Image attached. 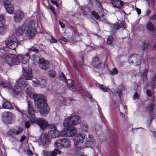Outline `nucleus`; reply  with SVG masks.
Segmentation results:
<instances>
[{
    "label": "nucleus",
    "instance_id": "obj_1",
    "mask_svg": "<svg viewBox=\"0 0 156 156\" xmlns=\"http://www.w3.org/2000/svg\"><path fill=\"white\" fill-rule=\"evenodd\" d=\"M31 89L29 91L26 90L27 94L32 98H33L37 108L39 110L41 114L43 116L46 115L49 112V108L46 104L45 101L46 97L42 95L34 94L30 91Z\"/></svg>",
    "mask_w": 156,
    "mask_h": 156
},
{
    "label": "nucleus",
    "instance_id": "obj_2",
    "mask_svg": "<svg viewBox=\"0 0 156 156\" xmlns=\"http://www.w3.org/2000/svg\"><path fill=\"white\" fill-rule=\"evenodd\" d=\"M37 24L34 21H31L28 24H23L16 30V34L18 36L26 35L29 38L34 37L36 33L35 27Z\"/></svg>",
    "mask_w": 156,
    "mask_h": 156
},
{
    "label": "nucleus",
    "instance_id": "obj_3",
    "mask_svg": "<svg viewBox=\"0 0 156 156\" xmlns=\"http://www.w3.org/2000/svg\"><path fill=\"white\" fill-rule=\"evenodd\" d=\"M28 110L27 117L30 121L35 122L40 127L41 129H44L46 128L48 126L47 121L44 119L39 118L36 119L35 116L34 112L31 103L28 102Z\"/></svg>",
    "mask_w": 156,
    "mask_h": 156
},
{
    "label": "nucleus",
    "instance_id": "obj_4",
    "mask_svg": "<svg viewBox=\"0 0 156 156\" xmlns=\"http://www.w3.org/2000/svg\"><path fill=\"white\" fill-rule=\"evenodd\" d=\"M80 122L79 117L76 115H71L65 119L63 122L64 127H67L69 126H75Z\"/></svg>",
    "mask_w": 156,
    "mask_h": 156
},
{
    "label": "nucleus",
    "instance_id": "obj_5",
    "mask_svg": "<svg viewBox=\"0 0 156 156\" xmlns=\"http://www.w3.org/2000/svg\"><path fill=\"white\" fill-rule=\"evenodd\" d=\"M28 84L24 81V78L18 80L16 82L15 86L12 90L13 93L16 94L21 91L22 89L27 86Z\"/></svg>",
    "mask_w": 156,
    "mask_h": 156
},
{
    "label": "nucleus",
    "instance_id": "obj_6",
    "mask_svg": "<svg viewBox=\"0 0 156 156\" xmlns=\"http://www.w3.org/2000/svg\"><path fill=\"white\" fill-rule=\"evenodd\" d=\"M20 55L16 56L14 55H7L5 57V61L9 65L13 64L18 65L20 63Z\"/></svg>",
    "mask_w": 156,
    "mask_h": 156
},
{
    "label": "nucleus",
    "instance_id": "obj_7",
    "mask_svg": "<svg viewBox=\"0 0 156 156\" xmlns=\"http://www.w3.org/2000/svg\"><path fill=\"white\" fill-rule=\"evenodd\" d=\"M60 133V135L63 137H71L77 133L76 129L73 127H67Z\"/></svg>",
    "mask_w": 156,
    "mask_h": 156
},
{
    "label": "nucleus",
    "instance_id": "obj_8",
    "mask_svg": "<svg viewBox=\"0 0 156 156\" xmlns=\"http://www.w3.org/2000/svg\"><path fill=\"white\" fill-rule=\"evenodd\" d=\"M15 118V115L11 112H5L2 113L3 121L6 124L10 123Z\"/></svg>",
    "mask_w": 156,
    "mask_h": 156
},
{
    "label": "nucleus",
    "instance_id": "obj_9",
    "mask_svg": "<svg viewBox=\"0 0 156 156\" xmlns=\"http://www.w3.org/2000/svg\"><path fill=\"white\" fill-rule=\"evenodd\" d=\"M60 79L63 82H66L68 87L70 90L73 91L75 90L73 81L71 79H68L66 80V78L63 72L61 73L60 76Z\"/></svg>",
    "mask_w": 156,
    "mask_h": 156
},
{
    "label": "nucleus",
    "instance_id": "obj_10",
    "mask_svg": "<svg viewBox=\"0 0 156 156\" xmlns=\"http://www.w3.org/2000/svg\"><path fill=\"white\" fill-rule=\"evenodd\" d=\"M17 39L14 37L12 38H9L5 41V44L7 47L11 49L14 50L17 46Z\"/></svg>",
    "mask_w": 156,
    "mask_h": 156
},
{
    "label": "nucleus",
    "instance_id": "obj_11",
    "mask_svg": "<svg viewBox=\"0 0 156 156\" xmlns=\"http://www.w3.org/2000/svg\"><path fill=\"white\" fill-rule=\"evenodd\" d=\"M49 128L51 129L49 132V134L53 138H55L58 137L60 133L57 130L55 125L53 124H51L48 125Z\"/></svg>",
    "mask_w": 156,
    "mask_h": 156
},
{
    "label": "nucleus",
    "instance_id": "obj_12",
    "mask_svg": "<svg viewBox=\"0 0 156 156\" xmlns=\"http://www.w3.org/2000/svg\"><path fill=\"white\" fill-rule=\"evenodd\" d=\"M85 134H79L77 135L74 140L75 145L76 146H81L83 143V140L85 139Z\"/></svg>",
    "mask_w": 156,
    "mask_h": 156
},
{
    "label": "nucleus",
    "instance_id": "obj_13",
    "mask_svg": "<svg viewBox=\"0 0 156 156\" xmlns=\"http://www.w3.org/2000/svg\"><path fill=\"white\" fill-rule=\"evenodd\" d=\"M4 6L7 12L11 14L13 12V7L11 5V0H3Z\"/></svg>",
    "mask_w": 156,
    "mask_h": 156
},
{
    "label": "nucleus",
    "instance_id": "obj_14",
    "mask_svg": "<svg viewBox=\"0 0 156 156\" xmlns=\"http://www.w3.org/2000/svg\"><path fill=\"white\" fill-rule=\"evenodd\" d=\"M40 140L44 146H47L51 143V140L49 136L45 133L42 134L41 136Z\"/></svg>",
    "mask_w": 156,
    "mask_h": 156
},
{
    "label": "nucleus",
    "instance_id": "obj_15",
    "mask_svg": "<svg viewBox=\"0 0 156 156\" xmlns=\"http://www.w3.org/2000/svg\"><path fill=\"white\" fill-rule=\"evenodd\" d=\"M24 16V14L22 11L17 10L15 13L14 20L16 22H19L23 19Z\"/></svg>",
    "mask_w": 156,
    "mask_h": 156
},
{
    "label": "nucleus",
    "instance_id": "obj_16",
    "mask_svg": "<svg viewBox=\"0 0 156 156\" xmlns=\"http://www.w3.org/2000/svg\"><path fill=\"white\" fill-rule=\"evenodd\" d=\"M38 65L40 68L46 69L49 68L50 63L48 61L42 58L39 59Z\"/></svg>",
    "mask_w": 156,
    "mask_h": 156
},
{
    "label": "nucleus",
    "instance_id": "obj_17",
    "mask_svg": "<svg viewBox=\"0 0 156 156\" xmlns=\"http://www.w3.org/2000/svg\"><path fill=\"white\" fill-rule=\"evenodd\" d=\"M23 74L26 80H30L32 77V69L30 68L24 69L23 68Z\"/></svg>",
    "mask_w": 156,
    "mask_h": 156
},
{
    "label": "nucleus",
    "instance_id": "obj_18",
    "mask_svg": "<svg viewBox=\"0 0 156 156\" xmlns=\"http://www.w3.org/2000/svg\"><path fill=\"white\" fill-rule=\"evenodd\" d=\"M44 156H56V155L60 154L61 151L57 149H54L53 151H48L46 150L43 151Z\"/></svg>",
    "mask_w": 156,
    "mask_h": 156
},
{
    "label": "nucleus",
    "instance_id": "obj_19",
    "mask_svg": "<svg viewBox=\"0 0 156 156\" xmlns=\"http://www.w3.org/2000/svg\"><path fill=\"white\" fill-rule=\"evenodd\" d=\"M111 2L114 7L119 9L123 6V2L120 0H112Z\"/></svg>",
    "mask_w": 156,
    "mask_h": 156
},
{
    "label": "nucleus",
    "instance_id": "obj_20",
    "mask_svg": "<svg viewBox=\"0 0 156 156\" xmlns=\"http://www.w3.org/2000/svg\"><path fill=\"white\" fill-rule=\"evenodd\" d=\"M23 131V129L20 127L16 128L13 131L10 130L8 133V134L12 136L14 134L18 135L21 133Z\"/></svg>",
    "mask_w": 156,
    "mask_h": 156
},
{
    "label": "nucleus",
    "instance_id": "obj_21",
    "mask_svg": "<svg viewBox=\"0 0 156 156\" xmlns=\"http://www.w3.org/2000/svg\"><path fill=\"white\" fill-rule=\"evenodd\" d=\"M20 56L19 59L21 58L22 59L21 62L24 64H26L29 61L30 58V55L28 53H26L25 55Z\"/></svg>",
    "mask_w": 156,
    "mask_h": 156
},
{
    "label": "nucleus",
    "instance_id": "obj_22",
    "mask_svg": "<svg viewBox=\"0 0 156 156\" xmlns=\"http://www.w3.org/2000/svg\"><path fill=\"white\" fill-rule=\"evenodd\" d=\"M101 62L98 58L97 57H94L92 61L91 64L92 66L94 67H97L101 64Z\"/></svg>",
    "mask_w": 156,
    "mask_h": 156
},
{
    "label": "nucleus",
    "instance_id": "obj_23",
    "mask_svg": "<svg viewBox=\"0 0 156 156\" xmlns=\"http://www.w3.org/2000/svg\"><path fill=\"white\" fill-rule=\"evenodd\" d=\"M87 144L92 145H94L95 140L93 138L92 135L91 134L88 135L87 138L86 139Z\"/></svg>",
    "mask_w": 156,
    "mask_h": 156
},
{
    "label": "nucleus",
    "instance_id": "obj_24",
    "mask_svg": "<svg viewBox=\"0 0 156 156\" xmlns=\"http://www.w3.org/2000/svg\"><path fill=\"white\" fill-rule=\"evenodd\" d=\"M46 81L47 80L45 77H42L39 80V85L42 88L45 87L46 85Z\"/></svg>",
    "mask_w": 156,
    "mask_h": 156
},
{
    "label": "nucleus",
    "instance_id": "obj_25",
    "mask_svg": "<svg viewBox=\"0 0 156 156\" xmlns=\"http://www.w3.org/2000/svg\"><path fill=\"white\" fill-rule=\"evenodd\" d=\"M146 28L147 30L153 31L155 30V26L150 21H148L146 25Z\"/></svg>",
    "mask_w": 156,
    "mask_h": 156
},
{
    "label": "nucleus",
    "instance_id": "obj_26",
    "mask_svg": "<svg viewBox=\"0 0 156 156\" xmlns=\"http://www.w3.org/2000/svg\"><path fill=\"white\" fill-rule=\"evenodd\" d=\"M3 108L8 109H12L13 107L11 104L8 101L5 102L3 105Z\"/></svg>",
    "mask_w": 156,
    "mask_h": 156
},
{
    "label": "nucleus",
    "instance_id": "obj_27",
    "mask_svg": "<svg viewBox=\"0 0 156 156\" xmlns=\"http://www.w3.org/2000/svg\"><path fill=\"white\" fill-rule=\"evenodd\" d=\"M25 148H23L24 151L25 153L28 154L29 156H32L33 154V153L29 148V147H24Z\"/></svg>",
    "mask_w": 156,
    "mask_h": 156
},
{
    "label": "nucleus",
    "instance_id": "obj_28",
    "mask_svg": "<svg viewBox=\"0 0 156 156\" xmlns=\"http://www.w3.org/2000/svg\"><path fill=\"white\" fill-rule=\"evenodd\" d=\"M63 140V146H69L71 145L70 141L67 139H64Z\"/></svg>",
    "mask_w": 156,
    "mask_h": 156
},
{
    "label": "nucleus",
    "instance_id": "obj_29",
    "mask_svg": "<svg viewBox=\"0 0 156 156\" xmlns=\"http://www.w3.org/2000/svg\"><path fill=\"white\" fill-rule=\"evenodd\" d=\"M81 128L83 131L87 132L88 129L87 124L86 123H82L81 126Z\"/></svg>",
    "mask_w": 156,
    "mask_h": 156
},
{
    "label": "nucleus",
    "instance_id": "obj_30",
    "mask_svg": "<svg viewBox=\"0 0 156 156\" xmlns=\"http://www.w3.org/2000/svg\"><path fill=\"white\" fill-rule=\"evenodd\" d=\"M55 146H63L62 139H59L56 140L54 143Z\"/></svg>",
    "mask_w": 156,
    "mask_h": 156
},
{
    "label": "nucleus",
    "instance_id": "obj_31",
    "mask_svg": "<svg viewBox=\"0 0 156 156\" xmlns=\"http://www.w3.org/2000/svg\"><path fill=\"white\" fill-rule=\"evenodd\" d=\"M147 4L150 8H153L154 6L155 0H147Z\"/></svg>",
    "mask_w": 156,
    "mask_h": 156
},
{
    "label": "nucleus",
    "instance_id": "obj_32",
    "mask_svg": "<svg viewBox=\"0 0 156 156\" xmlns=\"http://www.w3.org/2000/svg\"><path fill=\"white\" fill-rule=\"evenodd\" d=\"M7 31L6 27L4 25L0 26V34H4Z\"/></svg>",
    "mask_w": 156,
    "mask_h": 156
},
{
    "label": "nucleus",
    "instance_id": "obj_33",
    "mask_svg": "<svg viewBox=\"0 0 156 156\" xmlns=\"http://www.w3.org/2000/svg\"><path fill=\"white\" fill-rule=\"evenodd\" d=\"M58 41L61 43L65 44L68 41V39L62 37L58 39Z\"/></svg>",
    "mask_w": 156,
    "mask_h": 156
},
{
    "label": "nucleus",
    "instance_id": "obj_34",
    "mask_svg": "<svg viewBox=\"0 0 156 156\" xmlns=\"http://www.w3.org/2000/svg\"><path fill=\"white\" fill-rule=\"evenodd\" d=\"M6 55V52L3 49H0V58H5Z\"/></svg>",
    "mask_w": 156,
    "mask_h": 156
},
{
    "label": "nucleus",
    "instance_id": "obj_35",
    "mask_svg": "<svg viewBox=\"0 0 156 156\" xmlns=\"http://www.w3.org/2000/svg\"><path fill=\"white\" fill-rule=\"evenodd\" d=\"M48 75L51 77H54L56 75V72L54 70H50L49 71Z\"/></svg>",
    "mask_w": 156,
    "mask_h": 156
},
{
    "label": "nucleus",
    "instance_id": "obj_36",
    "mask_svg": "<svg viewBox=\"0 0 156 156\" xmlns=\"http://www.w3.org/2000/svg\"><path fill=\"white\" fill-rule=\"evenodd\" d=\"M69 100L68 98H64L63 97H61L60 100L62 102V104L66 105L67 104V101Z\"/></svg>",
    "mask_w": 156,
    "mask_h": 156
},
{
    "label": "nucleus",
    "instance_id": "obj_37",
    "mask_svg": "<svg viewBox=\"0 0 156 156\" xmlns=\"http://www.w3.org/2000/svg\"><path fill=\"white\" fill-rule=\"evenodd\" d=\"M113 41V37L111 36H109L107 39V43L108 45L112 44Z\"/></svg>",
    "mask_w": 156,
    "mask_h": 156
},
{
    "label": "nucleus",
    "instance_id": "obj_38",
    "mask_svg": "<svg viewBox=\"0 0 156 156\" xmlns=\"http://www.w3.org/2000/svg\"><path fill=\"white\" fill-rule=\"evenodd\" d=\"M92 15L96 19H98L100 18V16H99L98 13L95 11H93L91 12Z\"/></svg>",
    "mask_w": 156,
    "mask_h": 156
},
{
    "label": "nucleus",
    "instance_id": "obj_39",
    "mask_svg": "<svg viewBox=\"0 0 156 156\" xmlns=\"http://www.w3.org/2000/svg\"><path fill=\"white\" fill-rule=\"evenodd\" d=\"M118 71L117 69L115 68H114L112 70L110 71V74L112 75L116 74L118 73Z\"/></svg>",
    "mask_w": 156,
    "mask_h": 156
},
{
    "label": "nucleus",
    "instance_id": "obj_40",
    "mask_svg": "<svg viewBox=\"0 0 156 156\" xmlns=\"http://www.w3.org/2000/svg\"><path fill=\"white\" fill-rule=\"evenodd\" d=\"M156 80V76H154L152 78V82L151 83V86L152 89L155 88V81Z\"/></svg>",
    "mask_w": 156,
    "mask_h": 156
},
{
    "label": "nucleus",
    "instance_id": "obj_41",
    "mask_svg": "<svg viewBox=\"0 0 156 156\" xmlns=\"http://www.w3.org/2000/svg\"><path fill=\"white\" fill-rule=\"evenodd\" d=\"M100 89L104 92H106L107 91L108 88L106 86H104L103 85H101L100 86Z\"/></svg>",
    "mask_w": 156,
    "mask_h": 156
},
{
    "label": "nucleus",
    "instance_id": "obj_42",
    "mask_svg": "<svg viewBox=\"0 0 156 156\" xmlns=\"http://www.w3.org/2000/svg\"><path fill=\"white\" fill-rule=\"evenodd\" d=\"M48 8L49 9L52 11V13L55 15V8L51 5H48Z\"/></svg>",
    "mask_w": 156,
    "mask_h": 156
},
{
    "label": "nucleus",
    "instance_id": "obj_43",
    "mask_svg": "<svg viewBox=\"0 0 156 156\" xmlns=\"http://www.w3.org/2000/svg\"><path fill=\"white\" fill-rule=\"evenodd\" d=\"M137 65H139L141 63L140 57L139 55H137L136 59V62Z\"/></svg>",
    "mask_w": 156,
    "mask_h": 156
},
{
    "label": "nucleus",
    "instance_id": "obj_44",
    "mask_svg": "<svg viewBox=\"0 0 156 156\" xmlns=\"http://www.w3.org/2000/svg\"><path fill=\"white\" fill-rule=\"evenodd\" d=\"M29 51L30 52L33 51L35 52V53H37L38 52V50L34 47H32L29 50Z\"/></svg>",
    "mask_w": 156,
    "mask_h": 156
},
{
    "label": "nucleus",
    "instance_id": "obj_45",
    "mask_svg": "<svg viewBox=\"0 0 156 156\" xmlns=\"http://www.w3.org/2000/svg\"><path fill=\"white\" fill-rule=\"evenodd\" d=\"M9 86V83H2L1 84V86L4 88L7 87Z\"/></svg>",
    "mask_w": 156,
    "mask_h": 156
},
{
    "label": "nucleus",
    "instance_id": "obj_46",
    "mask_svg": "<svg viewBox=\"0 0 156 156\" xmlns=\"http://www.w3.org/2000/svg\"><path fill=\"white\" fill-rule=\"evenodd\" d=\"M140 97V95L139 94L137 93V92H136L134 94V95L133 96V98L134 99H139V97Z\"/></svg>",
    "mask_w": 156,
    "mask_h": 156
},
{
    "label": "nucleus",
    "instance_id": "obj_47",
    "mask_svg": "<svg viewBox=\"0 0 156 156\" xmlns=\"http://www.w3.org/2000/svg\"><path fill=\"white\" fill-rule=\"evenodd\" d=\"M33 85L34 86H37L38 85H39V81L36 80H33Z\"/></svg>",
    "mask_w": 156,
    "mask_h": 156
},
{
    "label": "nucleus",
    "instance_id": "obj_48",
    "mask_svg": "<svg viewBox=\"0 0 156 156\" xmlns=\"http://www.w3.org/2000/svg\"><path fill=\"white\" fill-rule=\"evenodd\" d=\"M119 26L120 27H121L123 28H125L126 27L125 22L123 21H122L121 23L120 24Z\"/></svg>",
    "mask_w": 156,
    "mask_h": 156
},
{
    "label": "nucleus",
    "instance_id": "obj_49",
    "mask_svg": "<svg viewBox=\"0 0 156 156\" xmlns=\"http://www.w3.org/2000/svg\"><path fill=\"white\" fill-rule=\"evenodd\" d=\"M147 46H148L147 44L146 43L144 42L143 43V46L142 47L143 50L144 51L145 49H147Z\"/></svg>",
    "mask_w": 156,
    "mask_h": 156
},
{
    "label": "nucleus",
    "instance_id": "obj_50",
    "mask_svg": "<svg viewBox=\"0 0 156 156\" xmlns=\"http://www.w3.org/2000/svg\"><path fill=\"white\" fill-rule=\"evenodd\" d=\"M148 109L150 111H152L154 109V106L152 104L150 105L148 107Z\"/></svg>",
    "mask_w": 156,
    "mask_h": 156
},
{
    "label": "nucleus",
    "instance_id": "obj_51",
    "mask_svg": "<svg viewBox=\"0 0 156 156\" xmlns=\"http://www.w3.org/2000/svg\"><path fill=\"white\" fill-rule=\"evenodd\" d=\"M114 28L116 30L119 29L120 27L119 25L118 24H115L114 25Z\"/></svg>",
    "mask_w": 156,
    "mask_h": 156
},
{
    "label": "nucleus",
    "instance_id": "obj_52",
    "mask_svg": "<svg viewBox=\"0 0 156 156\" xmlns=\"http://www.w3.org/2000/svg\"><path fill=\"white\" fill-rule=\"evenodd\" d=\"M30 126L29 122L28 121H26L25 123V126L27 128H28Z\"/></svg>",
    "mask_w": 156,
    "mask_h": 156
},
{
    "label": "nucleus",
    "instance_id": "obj_53",
    "mask_svg": "<svg viewBox=\"0 0 156 156\" xmlns=\"http://www.w3.org/2000/svg\"><path fill=\"white\" fill-rule=\"evenodd\" d=\"M156 18V15H153L152 16L150 17L149 19L151 20H154Z\"/></svg>",
    "mask_w": 156,
    "mask_h": 156
},
{
    "label": "nucleus",
    "instance_id": "obj_54",
    "mask_svg": "<svg viewBox=\"0 0 156 156\" xmlns=\"http://www.w3.org/2000/svg\"><path fill=\"white\" fill-rule=\"evenodd\" d=\"M147 95L149 96H151L152 94V93L149 90H147L146 91Z\"/></svg>",
    "mask_w": 156,
    "mask_h": 156
},
{
    "label": "nucleus",
    "instance_id": "obj_55",
    "mask_svg": "<svg viewBox=\"0 0 156 156\" xmlns=\"http://www.w3.org/2000/svg\"><path fill=\"white\" fill-rule=\"evenodd\" d=\"M51 2L52 4L56 5L57 7L58 6V4L55 0H51Z\"/></svg>",
    "mask_w": 156,
    "mask_h": 156
},
{
    "label": "nucleus",
    "instance_id": "obj_56",
    "mask_svg": "<svg viewBox=\"0 0 156 156\" xmlns=\"http://www.w3.org/2000/svg\"><path fill=\"white\" fill-rule=\"evenodd\" d=\"M59 24L61 25V26L62 28H65V24L62 22L59 21Z\"/></svg>",
    "mask_w": 156,
    "mask_h": 156
},
{
    "label": "nucleus",
    "instance_id": "obj_57",
    "mask_svg": "<svg viewBox=\"0 0 156 156\" xmlns=\"http://www.w3.org/2000/svg\"><path fill=\"white\" fill-rule=\"evenodd\" d=\"M26 138V136L25 135H22L20 137V141L23 142Z\"/></svg>",
    "mask_w": 156,
    "mask_h": 156
},
{
    "label": "nucleus",
    "instance_id": "obj_58",
    "mask_svg": "<svg viewBox=\"0 0 156 156\" xmlns=\"http://www.w3.org/2000/svg\"><path fill=\"white\" fill-rule=\"evenodd\" d=\"M136 9L137 12V14L138 15L140 14L141 13V10L140 9H138V8H136Z\"/></svg>",
    "mask_w": 156,
    "mask_h": 156
},
{
    "label": "nucleus",
    "instance_id": "obj_59",
    "mask_svg": "<svg viewBox=\"0 0 156 156\" xmlns=\"http://www.w3.org/2000/svg\"><path fill=\"white\" fill-rule=\"evenodd\" d=\"M51 40L53 43H56L57 42V40L53 37H51Z\"/></svg>",
    "mask_w": 156,
    "mask_h": 156
},
{
    "label": "nucleus",
    "instance_id": "obj_60",
    "mask_svg": "<svg viewBox=\"0 0 156 156\" xmlns=\"http://www.w3.org/2000/svg\"><path fill=\"white\" fill-rule=\"evenodd\" d=\"M4 20L3 16L2 15H0V22H2Z\"/></svg>",
    "mask_w": 156,
    "mask_h": 156
},
{
    "label": "nucleus",
    "instance_id": "obj_61",
    "mask_svg": "<svg viewBox=\"0 0 156 156\" xmlns=\"http://www.w3.org/2000/svg\"><path fill=\"white\" fill-rule=\"evenodd\" d=\"M151 135L154 137L156 136V132H152L151 133Z\"/></svg>",
    "mask_w": 156,
    "mask_h": 156
},
{
    "label": "nucleus",
    "instance_id": "obj_62",
    "mask_svg": "<svg viewBox=\"0 0 156 156\" xmlns=\"http://www.w3.org/2000/svg\"><path fill=\"white\" fill-rule=\"evenodd\" d=\"M117 93L119 94V97L120 98L122 93V92H121V91L119 90L117 92Z\"/></svg>",
    "mask_w": 156,
    "mask_h": 156
},
{
    "label": "nucleus",
    "instance_id": "obj_63",
    "mask_svg": "<svg viewBox=\"0 0 156 156\" xmlns=\"http://www.w3.org/2000/svg\"><path fill=\"white\" fill-rule=\"evenodd\" d=\"M15 108L16 109V110L19 112H21V110L17 106L15 105Z\"/></svg>",
    "mask_w": 156,
    "mask_h": 156
},
{
    "label": "nucleus",
    "instance_id": "obj_64",
    "mask_svg": "<svg viewBox=\"0 0 156 156\" xmlns=\"http://www.w3.org/2000/svg\"><path fill=\"white\" fill-rule=\"evenodd\" d=\"M120 116L122 117V118H124V115L123 114V113L121 112H120Z\"/></svg>",
    "mask_w": 156,
    "mask_h": 156
}]
</instances>
